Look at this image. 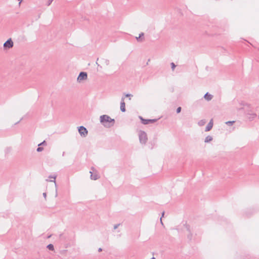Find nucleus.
Segmentation results:
<instances>
[{"instance_id":"f8f14e48","label":"nucleus","mask_w":259,"mask_h":259,"mask_svg":"<svg viewBox=\"0 0 259 259\" xmlns=\"http://www.w3.org/2000/svg\"><path fill=\"white\" fill-rule=\"evenodd\" d=\"M213 138H212V137L211 136H207L205 138V140H204V142L205 143H209L210 142H211Z\"/></svg>"},{"instance_id":"0eeeda50","label":"nucleus","mask_w":259,"mask_h":259,"mask_svg":"<svg viewBox=\"0 0 259 259\" xmlns=\"http://www.w3.org/2000/svg\"><path fill=\"white\" fill-rule=\"evenodd\" d=\"M142 123L144 124H147L149 123H153L156 121V119H144L140 116Z\"/></svg>"},{"instance_id":"6e6552de","label":"nucleus","mask_w":259,"mask_h":259,"mask_svg":"<svg viewBox=\"0 0 259 259\" xmlns=\"http://www.w3.org/2000/svg\"><path fill=\"white\" fill-rule=\"evenodd\" d=\"M120 110L122 112H124L125 111V102H124V97H122L121 98V102H120Z\"/></svg>"},{"instance_id":"4468645a","label":"nucleus","mask_w":259,"mask_h":259,"mask_svg":"<svg viewBox=\"0 0 259 259\" xmlns=\"http://www.w3.org/2000/svg\"><path fill=\"white\" fill-rule=\"evenodd\" d=\"M144 36V33L142 32L140 34H139V37H136V39L138 41H142L143 39V38H141Z\"/></svg>"},{"instance_id":"5701e85b","label":"nucleus","mask_w":259,"mask_h":259,"mask_svg":"<svg viewBox=\"0 0 259 259\" xmlns=\"http://www.w3.org/2000/svg\"><path fill=\"white\" fill-rule=\"evenodd\" d=\"M119 225H120V224H119L115 225L114 226V230L116 229L118 227V226H119Z\"/></svg>"},{"instance_id":"1a4fd4ad","label":"nucleus","mask_w":259,"mask_h":259,"mask_svg":"<svg viewBox=\"0 0 259 259\" xmlns=\"http://www.w3.org/2000/svg\"><path fill=\"white\" fill-rule=\"evenodd\" d=\"M213 126V120L211 119L208 124L207 125L206 127H205V132H208L212 128Z\"/></svg>"},{"instance_id":"ddd939ff","label":"nucleus","mask_w":259,"mask_h":259,"mask_svg":"<svg viewBox=\"0 0 259 259\" xmlns=\"http://www.w3.org/2000/svg\"><path fill=\"white\" fill-rule=\"evenodd\" d=\"M57 176L54 175H51L49 177V178L53 179V180H50V182H53L55 183V186H57L56 183V179Z\"/></svg>"},{"instance_id":"20e7f679","label":"nucleus","mask_w":259,"mask_h":259,"mask_svg":"<svg viewBox=\"0 0 259 259\" xmlns=\"http://www.w3.org/2000/svg\"><path fill=\"white\" fill-rule=\"evenodd\" d=\"M78 132L80 135L82 137H86L88 134V131L85 127L80 126L78 127Z\"/></svg>"},{"instance_id":"f03ea898","label":"nucleus","mask_w":259,"mask_h":259,"mask_svg":"<svg viewBox=\"0 0 259 259\" xmlns=\"http://www.w3.org/2000/svg\"><path fill=\"white\" fill-rule=\"evenodd\" d=\"M100 120L101 123L105 125V123L107 122H114V119L111 118L108 115H103L100 117Z\"/></svg>"},{"instance_id":"9d476101","label":"nucleus","mask_w":259,"mask_h":259,"mask_svg":"<svg viewBox=\"0 0 259 259\" xmlns=\"http://www.w3.org/2000/svg\"><path fill=\"white\" fill-rule=\"evenodd\" d=\"M246 114L248 115V118L250 120H253L257 116V115L255 113H250L249 112H246Z\"/></svg>"},{"instance_id":"2eb2a0df","label":"nucleus","mask_w":259,"mask_h":259,"mask_svg":"<svg viewBox=\"0 0 259 259\" xmlns=\"http://www.w3.org/2000/svg\"><path fill=\"white\" fill-rule=\"evenodd\" d=\"M205 123H206V121H205V120H204V119H202V120H200V121L198 122V125H199V126H201L204 125L205 124Z\"/></svg>"},{"instance_id":"393cba45","label":"nucleus","mask_w":259,"mask_h":259,"mask_svg":"<svg viewBox=\"0 0 259 259\" xmlns=\"http://www.w3.org/2000/svg\"><path fill=\"white\" fill-rule=\"evenodd\" d=\"M43 196H44V197L45 198H46V197H47V194H46V193H43Z\"/></svg>"},{"instance_id":"f3484780","label":"nucleus","mask_w":259,"mask_h":259,"mask_svg":"<svg viewBox=\"0 0 259 259\" xmlns=\"http://www.w3.org/2000/svg\"><path fill=\"white\" fill-rule=\"evenodd\" d=\"M235 122V121H228L225 122V123L228 125H232Z\"/></svg>"},{"instance_id":"a211bd4d","label":"nucleus","mask_w":259,"mask_h":259,"mask_svg":"<svg viewBox=\"0 0 259 259\" xmlns=\"http://www.w3.org/2000/svg\"><path fill=\"white\" fill-rule=\"evenodd\" d=\"M44 150V148L42 147H38L37 149H36V151L37 152H41L42 151V150Z\"/></svg>"},{"instance_id":"c756f323","label":"nucleus","mask_w":259,"mask_h":259,"mask_svg":"<svg viewBox=\"0 0 259 259\" xmlns=\"http://www.w3.org/2000/svg\"><path fill=\"white\" fill-rule=\"evenodd\" d=\"M164 214V212L163 211V212H162V217H163Z\"/></svg>"},{"instance_id":"b1692460","label":"nucleus","mask_w":259,"mask_h":259,"mask_svg":"<svg viewBox=\"0 0 259 259\" xmlns=\"http://www.w3.org/2000/svg\"><path fill=\"white\" fill-rule=\"evenodd\" d=\"M125 96L127 97H130L131 96H132V95L131 94H127L125 95Z\"/></svg>"},{"instance_id":"7c9ffc66","label":"nucleus","mask_w":259,"mask_h":259,"mask_svg":"<svg viewBox=\"0 0 259 259\" xmlns=\"http://www.w3.org/2000/svg\"><path fill=\"white\" fill-rule=\"evenodd\" d=\"M64 154H65V152H63V154H62V156H64Z\"/></svg>"},{"instance_id":"cd10ccee","label":"nucleus","mask_w":259,"mask_h":259,"mask_svg":"<svg viewBox=\"0 0 259 259\" xmlns=\"http://www.w3.org/2000/svg\"><path fill=\"white\" fill-rule=\"evenodd\" d=\"M102 250V249L101 248H99V249H98L99 251H101Z\"/></svg>"},{"instance_id":"7ed1b4c3","label":"nucleus","mask_w":259,"mask_h":259,"mask_svg":"<svg viewBox=\"0 0 259 259\" xmlns=\"http://www.w3.org/2000/svg\"><path fill=\"white\" fill-rule=\"evenodd\" d=\"M90 173L91 174V179L92 180H96L100 178L98 172L93 167L91 168V170L90 171Z\"/></svg>"},{"instance_id":"a878e982","label":"nucleus","mask_w":259,"mask_h":259,"mask_svg":"<svg viewBox=\"0 0 259 259\" xmlns=\"http://www.w3.org/2000/svg\"><path fill=\"white\" fill-rule=\"evenodd\" d=\"M109 60H106V64H107V65H108V64H109Z\"/></svg>"},{"instance_id":"c85d7f7f","label":"nucleus","mask_w":259,"mask_h":259,"mask_svg":"<svg viewBox=\"0 0 259 259\" xmlns=\"http://www.w3.org/2000/svg\"><path fill=\"white\" fill-rule=\"evenodd\" d=\"M160 220L161 224L162 225H163V223H162V218H160Z\"/></svg>"},{"instance_id":"9b49d317","label":"nucleus","mask_w":259,"mask_h":259,"mask_svg":"<svg viewBox=\"0 0 259 259\" xmlns=\"http://www.w3.org/2000/svg\"><path fill=\"white\" fill-rule=\"evenodd\" d=\"M213 96L209 94L208 93H206L204 96V98L207 101H210L212 99Z\"/></svg>"},{"instance_id":"473e14b6","label":"nucleus","mask_w":259,"mask_h":259,"mask_svg":"<svg viewBox=\"0 0 259 259\" xmlns=\"http://www.w3.org/2000/svg\"><path fill=\"white\" fill-rule=\"evenodd\" d=\"M258 118H259V115H258Z\"/></svg>"},{"instance_id":"6ab92c4d","label":"nucleus","mask_w":259,"mask_h":259,"mask_svg":"<svg viewBox=\"0 0 259 259\" xmlns=\"http://www.w3.org/2000/svg\"><path fill=\"white\" fill-rule=\"evenodd\" d=\"M46 145V141H44L42 142H41L40 144H39L38 145V146H41V145Z\"/></svg>"},{"instance_id":"2f4dec72","label":"nucleus","mask_w":259,"mask_h":259,"mask_svg":"<svg viewBox=\"0 0 259 259\" xmlns=\"http://www.w3.org/2000/svg\"><path fill=\"white\" fill-rule=\"evenodd\" d=\"M151 259H155V257H153Z\"/></svg>"},{"instance_id":"4be33fe9","label":"nucleus","mask_w":259,"mask_h":259,"mask_svg":"<svg viewBox=\"0 0 259 259\" xmlns=\"http://www.w3.org/2000/svg\"><path fill=\"white\" fill-rule=\"evenodd\" d=\"M53 1L54 0H49L47 3V5L50 6L51 5V4L53 2Z\"/></svg>"},{"instance_id":"aec40b11","label":"nucleus","mask_w":259,"mask_h":259,"mask_svg":"<svg viewBox=\"0 0 259 259\" xmlns=\"http://www.w3.org/2000/svg\"><path fill=\"white\" fill-rule=\"evenodd\" d=\"M171 68L172 70H174L175 68L176 67V65L175 64H174V63L172 62L171 63Z\"/></svg>"},{"instance_id":"39448f33","label":"nucleus","mask_w":259,"mask_h":259,"mask_svg":"<svg viewBox=\"0 0 259 259\" xmlns=\"http://www.w3.org/2000/svg\"><path fill=\"white\" fill-rule=\"evenodd\" d=\"M14 44L11 38L8 39L4 44V48L5 49H9L12 48L13 47Z\"/></svg>"},{"instance_id":"412c9836","label":"nucleus","mask_w":259,"mask_h":259,"mask_svg":"<svg viewBox=\"0 0 259 259\" xmlns=\"http://www.w3.org/2000/svg\"><path fill=\"white\" fill-rule=\"evenodd\" d=\"M181 111V107H179L177 109V113H179Z\"/></svg>"},{"instance_id":"423d86ee","label":"nucleus","mask_w":259,"mask_h":259,"mask_svg":"<svg viewBox=\"0 0 259 259\" xmlns=\"http://www.w3.org/2000/svg\"><path fill=\"white\" fill-rule=\"evenodd\" d=\"M87 78V73L84 72H81L78 77H77V81L78 82H80L82 80H84Z\"/></svg>"},{"instance_id":"f257e3e1","label":"nucleus","mask_w":259,"mask_h":259,"mask_svg":"<svg viewBox=\"0 0 259 259\" xmlns=\"http://www.w3.org/2000/svg\"><path fill=\"white\" fill-rule=\"evenodd\" d=\"M139 138L140 142L143 144H145L148 140L146 133L142 131H140L139 133Z\"/></svg>"},{"instance_id":"dca6fc26","label":"nucleus","mask_w":259,"mask_h":259,"mask_svg":"<svg viewBox=\"0 0 259 259\" xmlns=\"http://www.w3.org/2000/svg\"><path fill=\"white\" fill-rule=\"evenodd\" d=\"M47 247L50 250L53 251L54 250V245L53 244H50L48 245Z\"/></svg>"},{"instance_id":"bb28decb","label":"nucleus","mask_w":259,"mask_h":259,"mask_svg":"<svg viewBox=\"0 0 259 259\" xmlns=\"http://www.w3.org/2000/svg\"><path fill=\"white\" fill-rule=\"evenodd\" d=\"M246 107L250 108L249 106H248V105H245L244 108H245Z\"/></svg>"}]
</instances>
